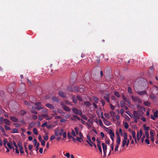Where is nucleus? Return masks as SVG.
I'll use <instances>...</instances> for the list:
<instances>
[{
	"label": "nucleus",
	"instance_id": "f257e3e1",
	"mask_svg": "<svg viewBox=\"0 0 158 158\" xmlns=\"http://www.w3.org/2000/svg\"><path fill=\"white\" fill-rule=\"evenodd\" d=\"M132 117L133 118L134 122L135 123H137L138 119L140 118L139 116L137 113V112L135 110L133 111Z\"/></svg>",
	"mask_w": 158,
	"mask_h": 158
},
{
	"label": "nucleus",
	"instance_id": "f03ea898",
	"mask_svg": "<svg viewBox=\"0 0 158 158\" xmlns=\"http://www.w3.org/2000/svg\"><path fill=\"white\" fill-rule=\"evenodd\" d=\"M34 104L36 106L35 108L38 110H40L44 108L43 105L40 102H36Z\"/></svg>",
	"mask_w": 158,
	"mask_h": 158
},
{
	"label": "nucleus",
	"instance_id": "7ed1b4c3",
	"mask_svg": "<svg viewBox=\"0 0 158 158\" xmlns=\"http://www.w3.org/2000/svg\"><path fill=\"white\" fill-rule=\"evenodd\" d=\"M143 134L142 130L141 129L139 130V131H138L137 133V140H139L141 138Z\"/></svg>",
	"mask_w": 158,
	"mask_h": 158
},
{
	"label": "nucleus",
	"instance_id": "20e7f679",
	"mask_svg": "<svg viewBox=\"0 0 158 158\" xmlns=\"http://www.w3.org/2000/svg\"><path fill=\"white\" fill-rule=\"evenodd\" d=\"M131 98L133 101L135 102H137L139 103H140L141 102V100L137 96L132 95Z\"/></svg>",
	"mask_w": 158,
	"mask_h": 158
},
{
	"label": "nucleus",
	"instance_id": "39448f33",
	"mask_svg": "<svg viewBox=\"0 0 158 158\" xmlns=\"http://www.w3.org/2000/svg\"><path fill=\"white\" fill-rule=\"evenodd\" d=\"M18 146L20 148L19 151L21 154H23L24 153L23 150V148L22 145V143L21 142L19 141L18 143Z\"/></svg>",
	"mask_w": 158,
	"mask_h": 158
},
{
	"label": "nucleus",
	"instance_id": "423d86ee",
	"mask_svg": "<svg viewBox=\"0 0 158 158\" xmlns=\"http://www.w3.org/2000/svg\"><path fill=\"white\" fill-rule=\"evenodd\" d=\"M116 134L117 135V139L116 140V145L119 146L120 143V141H121V139L119 135V134L118 132L117 131L116 132Z\"/></svg>",
	"mask_w": 158,
	"mask_h": 158
},
{
	"label": "nucleus",
	"instance_id": "0eeeda50",
	"mask_svg": "<svg viewBox=\"0 0 158 158\" xmlns=\"http://www.w3.org/2000/svg\"><path fill=\"white\" fill-rule=\"evenodd\" d=\"M105 96H103L104 98L108 102H110V95L108 94H106Z\"/></svg>",
	"mask_w": 158,
	"mask_h": 158
},
{
	"label": "nucleus",
	"instance_id": "6e6552de",
	"mask_svg": "<svg viewBox=\"0 0 158 158\" xmlns=\"http://www.w3.org/2000/svg\"><path fill=\"white\" fill-rule=\"evenodd\" d=\"M102 149L103 150V153H106L107 151V145L104 143H102Z\"/></svg>",
	"mask_w": 158,
	"mask_h": 158
},
{
	"label": "nucleus",
	"instance_id": "1a4fd4ad",
	"mask_svg": "<svg viewBox=\"0 0 158 158\" xmlns=\"http://www.w3.org/2000/svg\"><path fill=\"white\" fill-rule=\"evenodd\" d=\"M41 116L44 118L46 119L47 120H49L52 118V117H48V115L47 114H42Z\"/></svg>",
	"mask_w": 158,
	"mask_h": 158
},
{
	"label": "nucleus",
	"instance_id": "9d476101",
	"mask_svg": "<svg viewBox=\"0 0 158 158\" xmlns=\"http://www.w3.org/2000/svg\"><path fill=\"white\" fill-rule=\"evenodd\" d=\"M137 93L139 95H142L147 94V93L146 91L144 90L143 91H138L137 92Z\"/></svg>",
	"mask_w": 158,
	"mask_h": 158
},
{
	"label": "nucleus",
	"instance_id": "9b49d317",
	"mask_svg": "<svg viewBox=\"0 0 158 158\" xmlns=\"http://www.w3.org/2000/svg\"><path fill=\"white\" fill-rule=\"evenodd\" d=\"M45 106L47 107L52 110L54 109L55 108L54 106H53L52 104L49 103L46 104Z\"/></svg>",
	"mask_w": 158,
	"mask_h": 158
},
{
	"label": "nucleus",
	"instance_id": "f8f14e48",
	"mask_svg": "<svg viewBox=\"0 0 158 158\" xmlns=\"http://www.w3.org/2000/svg\"><path fill=\"white\" fill-rule=\"evenodd\" d=\"M82 112L80 110V116L82 118L85 120H87L88 119V118L86 117L85 115H84L81 114Z\"/></svg>",
	"mask_w": 158,
	"mask_h": 158
},
{
	"label": "nucleus",
	"instance_id": "ddd939ff",
	"mask_svg": "<svg viewBox=\"0 0 158 158\" xmlns=\"http://www.w3.org/2000/svg\"><path fill=\"white\" fill-rule=\"evenodd\" d=\"M10 118L14 122H18V119L15 117L10 116Z\"/></svg>",
	"mask_w": 158,
	"mask_h": 158
},
{
	"label": "nucleus",
	"instance_id": "4468645a",
	"mask_svg": "<svg viewBox=\"0 0 158 158\" xmlns=\"http://www.w3.org/2000/svg\"><path fill=\"white\" fill-rule=\"evenodd\" d=\"M3 122L5 124L8 125H10V121L7 119H4Z\"/></svg>",
	"mask_w": 158,
	"mask_h": 158
},
{
	"label": "nucleus",
	"instance_id": "2eb2a0df",
	"mask_svg": "<svg viewBox=\"0 0 158 158\" xmlns=\"http://www.w3.org/2000/svg\"><path fill=\"white\" fill-rule=\"evenodd\" d=\"M103 121L104 124L106 126H109L110 125V122L105 119H103Z\"/></svg>",
	"mask_w": 158,
	"mask_h": 158
},
{
	"label": "nucleus",
	"instance_id": "dca6fc26",
	"mask_svg": "<svg viewBox=\"0 0 158 158\" xmlns=\"http://www.w3.org/2000/svg\"><path fill=\"white\" fill-rule=\"evenodd\" d=\"M150 137H154L155 134V131L151 129L150 131Z\"/></svg>",
	"mask_w": 158,
	"mask_h": 158
},
{
	"label": "nucleus",
	"instance_id": "f3484780",
	"mask_svg": "<svg viewBox=\"0 0 158 158\" xmlns=\"http://www.w3.org/2000/svg\"><path fill=\"white\" fill-rule=\"evenodd\" d=\"M36 124V123L34 122H32L29 125V126L28 127V129L29 130L30 129V128L33 127Z\"/></svg>",
	"mask_w": 158,
	"mask_h": 158
},
{
	"label": "nucleus",
	"instance_id": "a211bd4d",
	"mask_svg": "<svg viewBox=\"0 0 158 158\" xmlns=\"http://www.w3.org/2000/svg\"><path fill=\"white\" fill-rule=\"evenodd\" d=\"M136 112H137V113H138V114L139 116L141 117H142L143 116V111L138 110L136 111Z\"/></svg>",
	"mask_w": 158,
	"mask_h": 158
},
{
	"label": "nucleus",
	"instance_id": "6ab92c4d",
	"mask_svg": "<svg viewBox=\"0 0 158 158\" xmlns=\"http://www.w3.org/2000/svg\"><path fill=\"white\" fill-rule=\"evenodd\" d=\"M59 94L60 96L63 98H65L66 97L65 94L62 91L59 92Z\"/></svg>",
	"mask_w": 158,
	"mask_h": 158
},
{
	"label": "nucleus",
	"instance_id": "aec40b11",
	"mask_svg": "<svg viewBox=\"0 0 158 158\" xmlns=\"http://www.w3.org/2000/svg\"><path fill=\"white\" fill-rule=\"evenodd\" d=\"M71 119L73 120H79V117L76 115H73L72 117H71Z\"/></svg>",
	"mask_w": 158,
	"mask_h": 158
},
{
	"label": "nucleus",
	"instance_id": "412c9836",
	"mask_svg": "<svg viewBox=\"0 0 158 158\" xmlns=\"http://www.w3.org/2000/svg\"><path fill=\"white\" fill-rule=\"evenodd\" d=\"M52 99L54 102L58 103L59 102V99L56 97H53L52 98Z\"/></svg>",
	"mask_w": 158,
	"mask_h": 158
},
{
	"label": "nucleus",
	"instance_id": "4be33fe9",
	"mask_svg": "<svg viewBox=\"0 0 158 158\" xmlns=\"http://www.w3.org/2000/svg\"><path fill=\"white\" fill-rule=\"evenodd\" d=\"M55 134L56 136H58L59 135V131L58 129H56L55 131Z\"/></svg>",
	"mask_w": 158,
	"mask_h": 158
},
{
	"label": "nucleus",
	"instance_id": "5701e85b",
	"mask_svg": "<svg viewBox=\"0 0 158 158\" xmlns=\"http://www.w3.org/2000/svg\"><path fill=\"white\" fill-rule=\"evenodd\" d=\"M109 134L110 135V137H114V133L111 130H110L109 131Z\"/></svg>",
	"mask_w": 158,
	"mask_h": 158
},
{
	"label": "nucleus",
	"instance_id": "b1692460",
	"mask_svg": "<svg viewBox=\"0 0 158 158\" xmlns=\"http://www.w3.org/2000/svg\"><path fill=\"white\" fill-rule=\"evenodd\" d=\"M109 134L110 135V137H114V133L111 130H110L109 131Z\"/></svg>",
	"mask_w": 158,
	"mask_h": 158
},
{
	"label": "nucleus",
	"instance_id": "393cba45",
	"mask_svg": "<svg viewBox=\"0 0 158 158\" xmlns=\"http://www.w3.org/2000/svg\"><path fill=\"white\" fill-rule=\"evenodd\" d=\"M63 108H64V110L66 111L69 112L70 111V109L67 106H63Z\"/></svg>",
	"mask_w": 158,
	"mask_h": 158
},
{
	"label": "nucleus",
	"instance_id": "a878e982",
	"mask_svg": "<svg viewBox=\"0 0 158 158\" xmlns=\"http://www.w3.org/2000/svg\"><path fill=\"white\" fill-rule=\"evenodd\" d=\"M144 105L146 106H149L151 103L148 101H145L143 102Z\"/></svg>",
	"mask_w": 158,
	"mask_h": 158
},
{
	"label": "nucleus",
	"instance_id": "bb28decb",
	"mask_svg": "<svg viewBox=\"0 0 158 158\" xmlns=\"http://www.w3.org/2000/svg\"><path fill=\"white\" fill-rule=\"evenodd\" d=\"M7 146L8 148L10 149H13L14 151V148L12 146L10 143H7Z\"/></svg>",
	"mask_w": 158,
	"mask_h": 158
},
{
	"label": "nucleus",
	"instance_id": "cd10ccee",
	"mask_svg": "<svg viewBox=\"0 0 158 158\" xmlns=\"http://www.w3.org/2000/svg\"><path fill=\"white\" fill-rule=\"evenodd\" d=\"M110 115L112 117H114L115 114H116V113L115 112H114L113 111H111L110 112Z\"/></svg>",
	"mask_w": 158,
	"mask_h": 158
},
{
	"label": "nucleus",
	"instance_id": "c85d7f7f",
	"mask_svg": "<svg viewBox=\"0 0 158 158\" xmlns=\"http://www.w3.org/2000/svg\"><path fill=\"white\" fill-rule=\"evenodd\" d=\"M84 103L87 106H89L91 105L89 101L85 102Z\"/></svg>",
	"mask_w": 158,
	"mask_h": 158
},
{
	"label": "nucleus",
	"instance_id": "c756f323",
	"mask_svg": "<svg viewBox=\"0 0 158 158\" xmlns=\"http://www.w3.org/2000/svg\"><path fill=\"white\" fill-rule=\"evenodd\" d=\"M26 113V112L24 110H21L19 112V114L21 115L25 114Z\"/></svg>",
	"mask_w": 158,
	"mask_h": 158
},
{
	"label": "nucleus",
	"instance_id": "7c9ffc66",
	"mask_svg": "<svg viewBox=\"0 0 158 158\" xmlns=\"http://www.w3.org/2000/svg\"><path fill=\"white\" fill-rule=\"evenodd\" d=\"M72 110L73 112L75 114H78V110L74 108Z\"/></svg>",
	"mask_w": 158,
	"mask_h": 158
},
{
	"label": "nucleus",
	"instance_id": "2f4dec72",
	"mask_svg": "<svg viewBox=\"0 0 158 158\" xmlns=\"http://www.w3.org/2000/svg\"><path fill=\"white\" fill-rule=\"evenodd\" d=\"M33 132L36 135H37L38 134V132L37 129L35 128H34L33 129Z\"/></svg>",
	"mask_w": 158,
	"mask_h": 158
},
{
	"label": "nucleus",
	"instance_id": "473e14b6",
	"mask_svg": "<svg viewBox=\"0 0 158 158\" xmlns=\"http://www.w3.org/2000/svg\"><path fill=\"white\" fill-rule=\"evenodd\" d=\"M120 104L121 105V106L122 107H123V106H125V105L126 104V103L123 101H122L120 102Z\"/></svg>",
	"mask_w": 158,
	"mask_h": 158
},
{
	"label": "nucleus",
	"instance_id": "72a5a7b5",
	"mask_svg": "<svg viewBox=\"0 0 158 158\" xmlns=\"http://www.w3.org/2000/svg\"><path fill=\"white\" fill-rule=\"evenodd\" d=\"M86 141L91 147L93 146V144L94 143L92 142L91 140H90V141Z\"/></svg>",
	"mask_w": 158,
	"mask_h": 158
},
{
	"label": "nucleus",
	"instance_id": "f704fd0d",
	"mask_svg": "<svg viewBox=\"0 0 158 158\" xmlns=\"http://www.w3.org/2000/svg\"><path fill=\"white\" fill-rule=\"evenodd\" d=\"M114 94L117 97L119 98L120 97V95L119 94V93L117 92L116 91L114 92Z\"/></svg>",
	"mask_w": 158,
	"mask_h": 158
},
{
	"label": "nucleus",
	"instance_id": "c9c22d12",
	"mask_svg": "<svg viewBox=\"0 0 158 158\" xmlns=\"http://www.w3.org/2000/svg\"><path fill=\"white\" fill-rule=\"evenodd\" d=\"M131 134L133 139L136 138L135 136V131H131Z\"/></svg>",
	"mask_w": 158,
	"mask_h": 158
},
{
	"label": "nucleus",
	"instance_id": "e433bc0d",
	"mask_svg": "<svg viewBox=\"0 0 158 158\" xmlns=\"http://www.w3.org/2000/svg\"><path fill=\"white\" fill-rule=\"evenodd\" d=\"M127 141L125 140H123L122 142V147H124L125 145L126 144Z\"/></svg>",
	"mask_w": 158,
	"mask_h": 158
},
{
	"label": "nucleus",
	"instance_id": "4c0bfd02",
	"mask_svg": "<svg viewBox=\"0 0 158 158\" xmlns=\"http://www.w3.org/2000/svg\"><path fill=\"white\" fill-rule=\"evenodd\" d=\"M154 116L155 118H157L158 117V112L157 111H156L154 113Z\"/></svg>",
	"mask_w": 158,
	"mask_h": 158
},
{
	"label": "nucleus",
	"instance_id": "58836bf2",
	"mask_svg": "<svg viewBox=\"0 0 158 158\" xmlns=\"http://www.w3.org/2000/svg\"><path fill=\"white\" fill-rule=\"evenodd\" d=\"M12 133H18V129L16 128H14L13 129L12 131L11 132Z\"/></svg>",
	"mask_w": 158,
	"mask_h": 158
},
{
	"label": "nucleus",
	"instance_id": "ea45409f",
	"mask_svg": "<svg viewBox=\"0 0 158 158\" xmlns=\"http://www.w3.org/2000/svg\"><path fill=\"white\" fill-rule=\"evenodd\" d=\"M145 136H146V138L147 139H149V133L148 131H146L145 132Z\"/></svg>",
	"mask_w": 158,
	"mask_h": 158
},
{
	"label": "nucleus",
	"instance_id": "a19ab883",
	"mask_svg": "<svg viewBox=\"0 0 158 158\" xmlns=\"http://www.w3.org/2000/svg\"><path fill=\"white\" fill-rule=\"evenodd\" d=\"M33 142L34 146H36L37 144V140L36 139H34L33 141Z\"/></svg>",
	"mask_w": 158,
	"mask_h": 158
},
{
	"label": "nucleus",
	"instance_id": "79ce46f5",
	"mask_svg": "<svg viewBox=\"0 0 158 158\" xmlns=\"http://www.w3.org/2000/svg\"><path fill=\"white\" fill-rule=\"evenodd\" d=\"M127 90L129 93L131 94H132V92L131 91V87H128Z\"/></svg>",
	"mask_w": 158,
	"mask_h": 158
},
{
	"label": "nucleus",
	"instance_id": "37998d69",
	"mask_svg": "<svg viewBox=\"0 0 158 158\" xmlns=\"http://www.w3.org/2000/svg\"><path fill=\"white\" fill-rule=\"evenodd\" d=\"M124 140H127V134L125 132L124 133Z\"/></svg>",
	"mask_w": 158,
	"mask_h": 158
},
{
	"label": "nucleus",
	"instance_id": "c03bdc74",
	"mask_svg": "<svg viewBox=\"0 0 158 158\" xmlns=\"http://www.w3.org/2000/svg\"><path fill=\"white\" fill-rule=\"evenodd\" d=\"M150 97L152 99H154L156 98V97H155V95L153 94L150 95Z\"/></svg>",
	"mask_w": 158,
	"mask_h": 158
},
{
	"label": "nucleus",
	"instance_id": "a18cd8bd",
	"mask_svg": "<svg viewBox=\"0 0 158 158\" xmlns=\"http://www.w3.org/2000/svg\"><path fill=\"white\" fill-rule=\"evenodd\" d=\"M124 127L125 128L127 129H128L129 127V125L127 123V122H125L124 123Z\"/></svg>",
	"mask_w": 158,
	"mask_h": 158
},
{
	"label": "nucleus",
	"instance_id": "49530a36",
	"mask_svg": "<svg viewBox=\"0 0 158 158\" xmlns=\"http://www.w3.org/2000/svg\"><path fill=\"white\" fill-rule=\"evenodd\" d=\"M93 100H94V101L96 103H97L98 102V99L96 97H94Z\"/></svg>",
	"mask_w": 158,
	"mask_h": 158
},
{
	"label": "nucleus",
	"instance_id": "de8ad7c7",
	"mask_svg": "<svg viewBox=\"0 0 158 158\" xmlns=\"http://www.w3.org/2000/svg\"><path fill=\"white\" fill-rule=\"evenodd\" d=\"M32 118L33 120H35L37 119L38 117L35 115H32Z\"/></svg>",
	"mask_w": 158,
	"mask_h": 158
},
{
	"label": "nucleus",
	"instance_id": "09e8293b",
	"mask_svg": "<svg viewBox=\"0 0 158 158\" xmlns=\"http://www.w3.org/2000/svg\"><path fill=\"white\" fill-rule=\"evenodd\" d=\"M83 137V135L80 132V142H81V139H82V138Z\"/></svg>",
	"mask_w": 158,
	"mask_h": 158
},
{
	"label": "nucleus",
	"instance_id": "8fccbe9b",
	"mask_svg": "<svg viewBox=\"0 0 158 158\" xmlns=\"http://www.w3.org/2000/svg\"><path fill=\"white\" fill-rule=\"evenodd\" d=\"M13 125L15 126L16 127H19L20 126L19 124V123H14Z\"/></svg>",
	"mask_w": 158,
	"mask_h": 158
},
{
	"label": "nucleus",
	"instance_id": "3c124183",
	"mask_svg": "<svg viewBox=\"0 0 158 158\" xmlns=\"http://www.w3.org/2000/svg\"><path fill=\"white\" fill-rule=\"evenodd\" d=\"M104 116L107 118H110L109 114L108 113H105Z\"/></svg>",
	"mask_w": 158,
	"mask_h": 158
},
{
	"label": "nucleus",
	"instance_id": "603ef678",
	"mask_svg": "<svg viewBox=\"0 0 158 158\" xmlns=\"http://www.w3.org/2000/svg\"><path fill=\"white\" fill-rule=\"evenodd\" d=\"M110 148H111V151H112L114 149V143L112 142V143L110 144Z\"/></svg>",
	"mask_w": 158,
	"mask_h": 158
},
{
	"label": "nucleus",
	"instance_id": "864d4df0",
	"mask_svg": "<svg viewBox=\"0 0 158 158\" xmlns=\"http://www.w3.org/2000/svg\"><path fill=\"white\" fill-rule=\"evenodd\" d=\"M64 155L68 158H69L70 156H71V155H70V154L69 153H66Z\"/></svg>",
	"mask_w": 158,
	"mask_h": 158
},
{
	"label": "nucleus",
	"instance_id": "5fc2aeb1",
	"mask_svg": "<svg viewBox=\"0 0 158 158\" xmlns=\"http://www.w3.org/2000/svg\"><path fill=\"white\" fill-rule=\"evenodd\" d=\"M72 131H71V134L73 136H76V134H75V133L74 131L73 130V129H72Z\"/></svg>",
	"mask_w": 158,
	"mask_h": 158
},
{
	"label": "nucleus",
	"instance_id": "6e6d98bb",
	"mask_svg": "<svg viewBox=\"0 0 158 158\" xmlns=\"http://www.w3.org/2000/svg\"><path fill=\"white\" fill-rule=\"evenodd\" d=\"M4 127L5 129L6 130H9L10 129V127H9L8 126H7L6 125H5Z\"/></svg>",
	"mask_w": 158,
	"mask_h": 158
},
{
	"label": "nucleus",
	"instance_id": "4d7b16f0",
	"mask_svg": "<svg viewBox=\"0 0 158 158\" xmlns=\"http://www.w3.org/2000/svg\"><path fill=\"white\" fill-rule=\"evenodd\" d=\"M39 146H40V143H37V145L36 146H35L36 147V152L38 151V150L39 149Z\"/></svg>",
	"mask_w": 158,
	"mask_h": 158
},
{
	"label": "nucleus",
	"instance_id": "13d9d810",
	"mask_svg": "<svg viewBox=\"0 0 158 158\" xmlns=\"http://www.w3.org/2000/svg\"><path fill=\"white\" fill-rule=\"evenodd\" d=\"M98 122H99L100 125L101 126H103V123H102V120H101V119H99Z\"/></svg>",
	"mask_w": 158,
	"mask_h": 158
},
{
	"label": "nucleus",
	"instance_id": "bf43d9fd",
	"mask_svg": "<svg viewBox=\"0 0 158 158\" xmlns=\"http://www.w3.org/2000/svg\"><path fill=\"white\" fill-rule=\"evenodd\" d=\"M57 112L60 114H64V112L62 111L61 109H58L57 110Z\"/></svg>",
	"mask_w": 158,
	"mask_h": 158
},
{
	"label": "nucleus",
	"instance_id": "052dcab7",
	"mask_svg": "<svg viewBox=\"0 0 158 158\" xmlns=\"http://www.w3.org/2000/svg\"><path fill=\"white\" fill-rule=\"evenodd\" d=\"M64 130L62 129H61L59 132V135H61L63 133Z\"/></svg>",
	"mask_w": 158,
	"mask_h": 158
},
{
	"label": "nucleus",
	"instance_id": "680f3d73",
	"mask_svg": "<svg viewBox=\"0 0 158 158\" xmlns=\"http://www.w3.org/2000/svg\"><path fill=\"white\" fill-rule=\"evenodd\" d=\"M67 135L69 139L73 137L69 132L68 133Z\"/></svg>",
	"mask_w": 158,
	"mask_h": 158
},
{
	"label": "nucleus",
	"instance_id": "e2e57ef3",
	"mask_svg": "<svg viewBox=\"0 0 158 158\" xmlns=\"http://www.w3.org/2000/svg\"><path fill=\"white\" fill-rule=\"evenodd\" d=\"M55 138V136L54 135H52L51 136L50 138V140H52Z\"/></svg>",
	"mask_w": 158,
	"mask_h": 158
},
{
	"label": "nucleus",
	"instance_id": "0e129e2a",
	"mask_svg": "<svg viewBox=\"0 0 158 158\" xmlns=\"http://www.w3.org/2000/svg\"><path fill=\"white\" fill-rule=\"evenodd\" d=\"M110 106L111 109L112 110H114L115 108V107L113 106L112 104L110 103Z\"/></svg>",
	"mask_w": 158,
	"mask_h": 158
},
{
	"label": "nucleus",
	"instance_id": "69168bd1",
	"mask_svg": "<svg viewBox=\"0 0 158 158\" xmlns=\"http://www.w3.org/2000/svg\"><path fill=\"white\" fill-rule=\"evenodd\" d=\"M31 112L32 113L34 114H37L38 113L37 112L34 110H31Z\"/></svg>",
	"mask_w": 158,
	"mask_h": 158
},
{
	"label": "nucleus",
	"instance_id": "338daca9",
	"mask_svg": "<svg viewBox=\"0 0 158 158\" xmlns=\"http://www.w3.org/2000/svg\"><path fill=\"white\" fill-rule=\"evenodd\" d=\"M40 142H41V145L44 146L45 145V141L44 140H42Z\"/></svg>",
	"mask_w": 158,
	"mask_h": 158
},
{
	"label": "nucleus",
	"instance_id": "774afa93",
	"mask_svg": "<svg viewBox=\"0 0 158 158\" xmlns=\"http://www.w3.org/2000/svg\"><path fill=\"white\" fill-rule=\"evenodd\" d=\"M28 148L29 150H31V149H32V148H33V146L32 145H29L28 146Z\"/></svg>",
	"mask_w": 158,
	"mask_h": 158
}]
</instances>
